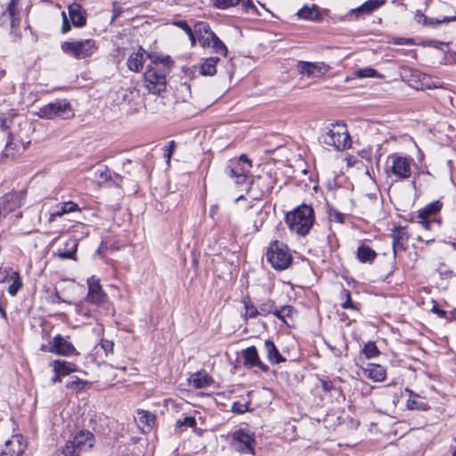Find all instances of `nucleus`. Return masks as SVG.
Returning <instances> with one entry per match:
<instances>
[{"mask_svg":"<svg viewBox=\"0 0 456 456\" xmlns=\"http://www.w3.org/2000/svg\"><path fill=\"white\" fill-rule=\"evenodd\" d=\"M24 200L25 193L22 191L5 193L0 198V217H5L20 208Z\"/></svg>","mask_w":456,"mask_h":456,"instance_id":"9b49d317","label":"nucleus"},{"mask_svg":"<svg viewBox=\"0 0 456 456\" xmlns=\"http://www.w3.org/2000/svg\"><path fill=\"white\" fill-rule=\"evenodd\" d=\"M166 68L160 67L159 63L154 62L147 66L143 76L150 93L159 94L166 89Z\"/></svg>","mask_w":456,"mask_h":456,"instance_id":"6e6552de","label":"nucleus"},{"mask_svg":"<svg viewBox=\"0 0 456 456\" xmlns=\"http://www.w3.org/2000/svg\"><path fill=\"white\" fill-rule=\"evenodd\" d=\"M9 281H12V284L9 285L7 292L10 296L14 297L23 286L20 273L18 272L12 273Z\"/></svg>","mask_w":456,"mask_h":456,"instance_id":"72a5a7b5","label":"nucleus"},{"mask_svg":"<svg viewBox=\"0 0 456 456\" xmlns=\"http://www.w3.org/2000/svg\"><path fill=\"white\" fill-rule=\"evenodd\" d=\"M218 57L207 58L200 68V73L203 76H213L216 73V63L218 62Z\"/></svg>","mask_w":456,"mask_h":456,"instance_id":"c756f323","label":"nucleus"},{"mask_svg":"<svg viewBox=\"0 0 456 456\" xmlns=\"http://www.w3.org/2000/svg\"><path fill=\"white\" fill-rule=\"evenodd\" d=\"M365 376L375 382L383 381L386 379V370L379 364L369 363L364 369Z\"/></svg>","mask_w":456,"mask_h":456,"instance_id":"393cba45","label":"nucleus"},{"mask_svg":"<svg viewBox=\"0 0 456 456\" xmlns=\"http://www.w3.org/2000/svg\"><path fill=\"white\" fill-rule=\"evenodd\" d=\"M24 147L20 142H14L13 139L8 138L3 155L5 157H13L16 153L23 150Z\"/></svg>","mask_w":456,"mask_h":456,"instance_id":"c9c22d12","label":"nucleus"},{"mask_svg":"<svg viewBox=\"0 0 456 456\" xmlns=\"http://www.w3.org/2000/svg\"><path fill=\"white\" fill-rule=\"evenodd\" d=\"M293 314L294 309L290 305H284L274 310V315L283 321L287 325H289L287 318H291Z\"/></svg>","mask_w":456,"mask_h":456,"instance_id":"58836bf2","label":"nucleus"},{"mask_svg":"<svg viewBox=\"0 0 456 456\" xmlns=\"http://www.w3.org/2000/svg\"><path fill=\"white\" fill-rule=\"evenodd\" d=\"M414 20L417 23L421 24L423 26L436 28V26L442 24L443 22H450L452 20H456V16L444 17L443 20H438L427 17L420 11H417L414 16Z\"/></svg>","mask_w":456,"mask_h":456,"instance_id":"b1692460","label":"nucleus"},{"mask_svg":"<svg viewBox=\"0 0 456 456\" xmlns=\"http://www.w3.org/2000/svg\"><path fill=\"white\" fill-rule=\"evenodd\" d=\"M61 15H62L61 32L63 34H66V33H68L70 30L71 26L69 24V20L66 13L64 12H62Z\"/></svg>","mask_w":456,"mask_h":456,"instance_id":"4d7b16f0","label":"nucleus"},{"mask_svg":"<svg viewBox=\"0 0 456 456\" xmlns=\"http://www.w3.org/2000/svg\"><path fill=\"white\" fill-rule=\"evenodd\" d=\"M86 385V381L82 380L77 377H72L71 380L66 384V387L75 392H80L85 388Z\"/></svg>","mask_w":456,"mask_h":456,"instance_id":"37998d69","label":"nucleus"},{"mask_svg":"<svg viewBox=\"0 0 456 456\" xmlns=\"http://www.w3.org/2000/svg\"><path fill=\"white\" fill-rule=\"evenodd\" d=\"M19 0H11V2L8 4L7 10L5 12L3 13V17H5L6 15L11 20V24L12 27L15 26L16 21V16L19 14L17 11V5H18Z\"/></svg>","mask_w":456,"mask_h":456,"instance_id":"ea45409f","label":"nucleus"},{"mask_svg":"<svg viewBox=\"0 0 456 456\" xmlns=\"http://www.w3.org/2000/svg\"><path fill=\"white\" fill-rule=\"evenodd\" d=\"M136 419L139 422L145 424L149 427L152 426L155 422V416L148 411L138 410Z\"/></svg>","mask_w":456,"mask_h":456,"instance_id":"a19ab883","label":"nucleus"},{"mask_svg":"<svg viewBox=\"0 0 456 456\" xmlns=\"http://www.w3.org/2000/svg\"><path fill=\"white\" fill-rule=\"evenodd\" d=\"M277 309L272 302H266L261 305L260 310H258V315L259 314H273L274 310Z\"/></svg>","mask_w":456,"mask_h":456,"instance_id":"de8ad7c7","label":"nucleus"},{"mask_svg":"<svg viewBox=\"0 0 456 456\" xmlns=\"http://www.w3.org/2000/svg\"><path fill=\"white\" fill-rule=\"evenodd\" d=\"M386 0H368L361 6L352 9L347 15H355L359 17L361 15H369L373 11L379 9L383 4H385Z\"/></svg>","mask_w":456,"mask_h":456,"instance_id":"a211bd4d","label":"nucleus"},{"mask_svg":"<svg viewBox=\"0 0 456 456\" xmlns=\"http://www.w3.org/2000/svg\"><path fill=\"white\" fill-rule=\"evenodd\" d=\"M297 16L305 20H314L319 17V12L314 5L311 8L305 6L297 12Z\"/></svg>","mask_w":456,"mask_h":456,"instance_id":"4c0bfd02","label":"nucleus"},{"mask_svg":"<svg viewBox=\"0 0 456 456\" xmlns=\"http://www.w3.org/2000/svg\"><path fill=\"white\" fill-rule=\"evenodd\" d=\"M230 445L238 452L254 455L255 433L247 428H239L232 433Z\"/></svg>","mask_w":456,"mask_h":456,"instance_id":"9d476101","label":"nucleus"},{"mask_svg":"<svg viewBox=\"0 0 456 456\" xmlns=\"http://www.w3.org/2000/svg\"><path fill=\"white\" fill-rule=\"evenodd\" d=\"M251 167V161L248 160L246 155H241L239 159L229 160L225 167V173L234 180L235 183H246V192L248 193L250 187L254 184V177L248 176Z\"/></svg>","mask_w":456,"mask_h":456,"instance_id":"f03ea898","label":"nucleus"},{"mask_svg":"<svg viewBox=\"0 0 456 456\" xmlns=\"http://www.w3.org/2000/svg\"><path fill=\"white\" fill-rule=\"evenodd\" d=\"M174 25L183 29L186 34H191V28L185 20H176Z\"/></svg>","mask_w":456,"mask_h":456,"instance_id":"6e6d98bb","label":"nucleus"},{"mask_svg":"<svg viewBox=\"0 0 456 456\" xmlns=\"http://www.w3.org/2000/svg\"><path fill=\"white\" fill-rule=\"evenodd\" d=\"M212 2L215 7L223 10L235 6L239 3H241L242 6L245 8L255 7L251 0H212Z\"/></svg>","mask_w":456,"mask_h":456,"instance_id":"c85d7f7f","label":"nucleus"},{"mask_svg":"<svg viewBox=\"0 0 456 456\" xmlns=\"http://www.w3.org/2000/svg\"><path fill=\"white\" fill-rule=\"evenodd\" d=\"M52 365L54 372L61 374L62 376H67L71 372L76 371V365L67 361L54 360L53 361Z\"/></svg>","mask_w":456,"mask_h":456,"instance_id":"cd10ccee","label":"nucleus"},{"mask_svg":"<svg viewBox=\"0 0 456 456\" xmlns=\"http://www.w3.org/2000/svg\"><path fill=\"white\" fill-rule=\"evenodd\" d=\"M193 30L202 46H206V45L209 43L208 39H210V35L213 36L215 34L211 30L208 23L205 21H198L195 23Z\"/></svg>","mask_w":456,"mask_h":456,"instance_id":"4be33fe9","label":"nucleus"},{"mask_svg":"<svg viewBox=\"0 0 456 456\" xmlns=\"http://www.w3.org/2000/svg\"><path fill=\"white\" fill-rule=\"evenodd\" d=\"M25 451V445L18 437L5 442L0 456H21Z\"/></svg>","mask_w":456,"mask_h":456,"instance_id":"aec40b11","label":"nucleus"},{"mask_svg":"<svg viewBox=\"0 0 456 456\" xmlns=\"http://www.w3.org/2000/svg\"><path fill=\"white\" fill-rule=\"evenodd\" d=\"M40 350L43 351V352H47V353H53L54 354V348H53V339L52 341L49 342V344L47 345H42L41 347H40Z\"/></svg>","mask_w":456,"mask_h":456,"instance_id":"052dcab7","label":"nucleus"},{"mask_svg":"<svg viewBox=\"0 0 456 456\" xmlns=\"http://www.w3.org/2000/svg\"><path fill=\"white\" fill-rule=\"evenodd\" d=\"M77 240L70 238L67 240L62 246L59 247L55 255L60 259H76V253L77 250Z\"/></svg>","mask_w":456,"mask_h":456,"instance_id":"dca6fc26","label":"nucleus"},{"mask_svg":"<svg viewBox=\"0 0 456 456\" xmlns=\"http://www.w3.org/2000/svg\"><path fill=\"white\" fill-rule=\"evenodd\" d=\"M411 159L392 154L388 156L386 165V172L388 177L395 181H403L411 177Z\"/></svg>","mask_w":456,"mask_h":456,"instance_id":"39448f33","label":"nucleus"},{"mask_svg":"<svg viewBox=\"0 0 456 456\" xmlns=\"http://www.w3.org/2000/svg\"><path fill=\"white\" fill-rule=\"evenodd\" d=\"M176 426L193 428L196 426V419L194 417L187 416L183 420H177Z\"/></svg>","mask_w":456,"mask_h":456,"instance_id":"3c124183","label":"nucleus"},{"mask_svg":"<svg viewBox=\"0 0 456 456\" xmlns=\"http://www.w3.org/2000/svg\"><path fill=\"white\" fill-rule=\"evenodd\" d=\"M53 339L55 354L68 357L78 354L72 343L61 335H57Z\"/></svg>","mask_w":456,"mask_h":456,"instance_id":"4468645a","label":"nucleus"},{"mask_svg":"<svg viewBox=\"0 0 456 456\" xmlns=\"http://www.w3.org/2000/svg\"><path fill=\"white\" fill-rule=\"evenodd\" d=\"M8 127L7 120L5 118H0V134L4 136L7 134Z\"/></svg>","mask_w":456,"mask_h":456,"instance_id":"bf43d9fd","label":"nucleus"},{"mask_svg":"<svg viewBox=\"0 0 456 456\" xmlns=\"http://www.w3.org/2000/svg\"><path fill=\"white\" fill-rule=\"evenodd\" d=\"M208 44L206 46H211L216 53L225 56L227 53V48L224 44L216 37V34L213 36L210 35V39H208Z\"/></svg>","mask_w":456,"mask_h":456,"instance_id":"e433bc0d","label":"nucleus"},{"mask_svg":"<svg viewBox=\"0 0 456 456\" xmlns=\"http://www.w3.org/2000/svg\"><path fill=\"white\" fill-rule=\"evenodd\" d=\"M102 349L105 351L106 354L108 353H112L113 352V342L110 341V340H106V339H103L102 340Z\"/></svg>","mask_w":456,"mask_h":456,"instance_id":"13d9d810","label":"nucleus"},{"mask_svg":"<svg viewBox=\"0 0 456 456\" xmlns=\"http://www.w3.org/2000/svg\"><path fill=\"white\" fill-rule=\"evenodd\" d=\"M145 55L149 56L146 51L142 47H140L136 53H133L129 56L126 63L127 68L131 71L139 72L142 69L146 60Z\"/></svg>","mask_w":456,"mask_h":456,"instance_id":"412c9836","label":"nucleus"},{"mask_svg":"<svg viewBox=\"0 0 456 456\" xmlns=\"http://www.w3.org/2000/svg\"><path fill=\"white\" fill-rule=\"evenodd\" d=\"M69 16L75 27L82 28L86 24V12L79 4L73 3L69 6Z\"/></svg>","mask_w":456,"mask_h":456,"instance_id":"f3484780","label":"nucleus"},{"mask_svg":"<svg viewBox=\"0 0 456 456\" xmlns=\"http://www.w3.org/2000/svg\"><path fill=\"white\" fill-rule=\"evenodd\" d=\"M37 115L45 119H69L74 117V110L69 100L56 99L39 108Z\"/></svg>","mask_w":456,"mask_h":456,"instance_id":"7ed1b4c3","label":"nucleus"},{"mask_svg":"<svg viewBox=\"0 0 456 456\" xmlns=\"http://www.w3.org/2000/svg\"><path fill=\"white\" fill-rule=\"evenodd\" d=\"M356 256L361 263L371 264L375 260L377 253L368 245L362 243L357 248Z\"/></svg>","mask_w":456,"mask_h":456,"instance_id":"bb28decb","label":"nucleus"},{"mask_svg":"<svg viewBox=\"0 0 456 456\" xmlns=\"http://www.w3.org/2000/svg\"><path fill=\"white\" fill-rule=\"evenodd\" d=\"M94 443V436L90 431L80 430L66 443L62 453L64 456H79L92 449Z\"/></svg>","mask_w":456,"mask_h":456,"instance_id":"20e7f679","label":"nucleus"},{"mask_svg":"<svg viewBox=\"0 0 456 456\" xmlns=\"http://www.w3.org/2000/svg\"><path fill=\"white\" fill-rule=\"evenodd\" d=\"M405 391L410 395V398L406 403V406L409 410L427 411L428 409V404L422 401H419L417 399L418 395L414 394L411 389L406 388Z\"/></svg>","mask_w":456,"mask_h":456,"instance_id":"7c9ffc66","label":"nucleus"},{"mask_svg":"<svg viewBox=\"0 0 456 456\" xmlns=\"http://www.w3.org/2000/svg\"><path fill=\"white\" fill-rule=\"evenodd\" d=\"M266 259L274 269L285 270L290 265L292 256L285 244L275 240L267 248Z\"/></svg>","mask_w":456,"mask_h":456,"instance_id":"423d86ee","label":"nucleus"},{"mask_svg":"<svg viewBox=\"0 0 456 456\" xmlns=\"http://www.w3.org/2000/svg\"><path fill=\"white\" fill-rule=\"evenodd\" d=\"M77 209V205L72 201L57 204L49 212V222H53L56 217L62 216L64 214L71 213Z\"/></svg>","mask_w":456,"mask_h":456,"instance_id":"6ab92c4d","label":"nucleus"},{"mask_svg":"<svg viewBox=\"0 0 456 456\" xmlns=\"http://www.w3.org/2000/svg\"><path fill=\"white\" fill-rule=\"evenodd\" d=\"M355 76L359 78H365V77H379V74H378V71L373 68H363V69H358L355 72Z\"/></svg>","mask_w":456,"mask_h":456,"instance_id":"49530a36","label":"nucleus"},{"mask_svg":"<svg viewBox=\"0 0 456 456\" xmlns=\"http://www.w3.org/2000/svg\"><path fill=\"white\" fill-rule=\"evenodd\" d=\"M189 381L190 384L195 388H203L211 383L212 379L206 373L197 372L191 377Z\"/></svg>","mask_w":456,"mask_h":456,"instance_id":"473e14b6","label":"nucleus"},{"mask_svg":"<svg viewBox=\"0 0 456 456\" xmlns=\"http://www.w3.org/2000/svg\"><path fill=\"white\" fill-rule=\"evenodd\" d=\"M175 143L174 141H170L167 145L164 147V156L167 159V163L169 165L171 157L175 151Z\"/></svg>","mask_w":456,"mask_h":456,"instance_id":"09e8293b","label":"nucleus"},{"mask_svg":"<svg viewBox=\"0 0 456 456\" xmlns=\"http://www.w3.org/2000/svg\"><path fill=\"white\" fill-rule=\"evenodd\" d=\"M297 70L300 74L305 75L308 77H318L328 71V66L323 62H309L300 61L297 65Z\"/></svg>","mask_w":456,"mask_h":456,"instance_id":"ddd939ff","label":"nucleus"},{"mask_svg":"<svg viewBox=\"0 0 456 456\" xmlns=\"http://www.w3.org/2000/svg\"><path fill=\"white\" fill-rule=\"evenodd\" d=\"M61 47L66 54L78 60L91 57L98 49L95 40L91 38L73 42H63Z\"/></svg>","mask_w":456,"mask_h":456,"instance_id":"1a4fd4ad","label":"nucleus"},{"mask_svg":"<svg viewBox=\"0 0 456 456\" xmlns=\"http://www.w3.org/2000/svg\"><path fill=\"white\" fill-rule=\"evenodd\" d=\"M12 273H15V271H12V268L0 267V283L9 281V280L11 279Z\"/></svg>","mask_w":456,"mask_h":456,"instance_id":"8fccbe9b","label":"nucleus"},{"mask_svg":"<svg viewBox=\"0 0 456 456\" xmlns=\"http://www.w3.org/2000/svg\"><path fill=\"white\" fill-rule=\"evenodd\" d=\"M244 307L246 309L245 318H255L256 316V307L253 305H248V302L244 301Z\"/></svg>","mask_w":456,"mask_h":456,"instance_id":"864d4df0","label":"nucleus"},{"mask_svg":"<svg viewBox=\"0 0 456 456\" xmlns=\"http://www.w3.org/2000/svg\"><path fill=\"white\" fill-rule=\"evenodd\" d=\"M442 204L439 201L432 202L418 212L417 219L422 226L428 230L432 221L429 218L441 209Z\"/></svg>","mask_w":456,"mask_h":456,"instance_id":"2eb2a0df","label":"nucleus"},{"mask_svg":"<svg viewBox=\"0 0 456 456\" xmlns=\"http://www.w3.org/2000/svg\"><path fill=\"white\" fill-rule=\"evenodd\" d=\"M110 178V171L107 167H102L94 171V179L99 183L107 182Z\"/></svg>","mask_w":456,"mask_h":456,"instance_id":"c03bdc74","label":"nucleus"},{"mask_svg":"<svg viewBox=\"0 0 456 456\" xmlns=\"http://www.w3.org/2000/svg\"><path fill=\"white\" fill-rule=\"evenodd\" d=\"M433 311L435 313H437L439 315L444 316L445 314V312L443 310L437 309L436 306H434Z\"/></svg>","mask_w":456,"mask_h":456,"instance_id":"338daca9","label":"nucleus"},{"mask_svg":"<svg viewBox=\"0 0 456 456\" xmlns=\"http://www.w3.org/2000/svg\"><path fill=\"white\" fill-rule=\"evenodd\" d=\"M341 297L346 298L345 302L341 304L342 308L351 309L354 311L359 310L357 305L352 302L350 292L347 289H343L341 291Z\"/></svg>","mask_w":456,"mask_h":456,"instance_id":"a18cd8bd","label":"nucleus"},{"mask_svg":"<svg viewBox=\"0 0 456 456\" xmlns=\"http://www.w3.org/2000/svg\"><path fill=\"white\" fill-rule=\"evenodd\" d=\"M392 43L397 45H413L414 39L406 37H395L392 39Z\"/></svg>","mask_w":456,"mask_h":456,"instance_id":"603ef678","label":"nucleus"},{"mask_svg":"<svg viewBox=\"0 0 456 456\" xmlns=\"http://www.w3.org/2000/svg\"><path fill=\"white\" fill-rule=\"evenodd\" d=\"M232 410L236 413H244L248 411V404L240 402H235L232 403Z\"/></svg>","mask_w":456,"mask_h":456,"instance_id":"5fc2aeb1","label":"nucleus"},{"mask_svg":"<svg viewBox=\"0 0 456 456\" xmlns=\"http://www.w3.org/2000/svg\"><path fill=\"white\" fill-rule=\"evenodd\" d=\"M286 223L291 232L298 235H306L314 222V209L307 205H302L286 215Z\"/></svg>","mask_w":456,"mask_h":456,"instance_id":"f257e3e1","label":"nucleus"},{"mask_svg":"<svg viewBox=\"0 0 456 456\" xmlns=\"http://www.w3.org/2000/svg\"><path fill=\"white\" fill-rule=\"evenodd\" d=\"M323 142L338 151L348 149L352 143L346 126L342 123L332 125L323 135Z\"/></svg>","mask_w":456,"mask_h":456,"instance_id":"0eeeda50","label":"nucleus"},{"mask_svg":"<svg viewBox=\"0 0 456 456\" xmlns=\"http://www.w3.org/2000/svg\"><path fill=\"white\" fill-rule=\"evenodd\" d=\"M393 237V250L396 255L397 249L405 250V243L408 240V234L403 227H395L392 232Z\"/></svg>","mask_w":456,"mask_h":456,"instance_id":"5701e85b","label":"nucleus"},{"mask_svg":"<svg viewBox=\"0 0 456 456\" xmlns=\"http://www.w3.org/2000/svg\"><path fill=\"white\" fill-rule=\"evenodd\" d=\"M187 35L191 40V45H194L196 43V37H197V35L194 33V30L191 29V34H187Z\"/></svg>","mask_w":456,"mask_h":456,"instance_id":"e2e57ef3","label":"nucleus"},{"mask_svg":"<svg viewBox=\"0 0 456 456\" xmlns=\"http://www.w3.org/2000/svg\"><path fill=\"white\" fill-rule=\"evenodd\" d=\"M411 72L412 77H416L418 79H419V77L421 76V74L419 71L411 70Z\"/></svg>","mask_w":456,"mask_h":456,"instance_id":"774afa93","label":"nucleus"},{"mask_svg":"<svg viewBox=\"0 0 456 456\" xmlns=\"http://www.w3.org/2000/svg\"><path fill=\"white\" fill-rule=\"evenodd\" d=\"M362 353L367 359H371L377 357L380 352L374 342L369 341L364 345Z\"/></svg>","mask_w":456,"mask_h":456,"instance_id":"79ce46f5","label":"nucleus"},{"mask_svg":"<svg viewBox=\"0 0 456 456\" xmlns=\"http://www.w3.org/2000/svg\"><path fill=\"white\" fill-rule=\"evenodd\" d=\"M61 376H62L61 374L56 373L55 377H53V379H52L53 383L61 382Z\"/></svg>","mask_w":456,"mask_h":456,"instance_id":"69168bd1","label":"nucleus"},{"mask_svg":"<svg viewBox=\"0 0 456 456\" xmlns=\"http://www.w3.org/2000/svg\"><path fill=\"white\" fill-rule=\"evenodd\" d=\"M322 387L326 392H330L333 389V383L330 380H322Z\"/></svg>","mask_w":456,"mask_h":456,"instance_id":"680f3d73","label":"nucleus"},{"mask_svg":"<svg viewBox=\"0 0 456 456\" xmlns=\"http://www.w3.org/2000/svg\"><path fill=\"white\" fill-rule=\"evenodd\" d=\"M258 179H260L261 182V191L263 194H269L272 192V190L273 189L275 185V178L273 177L271 171H266L265 173V175H258Z\"/></svg>","mask_w":456,"mask_h":456,"instance_id":"2f4dec72","label":"nucleus"},{"mask_svg":"<svg viewBox=\"0 0 456 456\" xmlns=\"http://www.w3.org/2000/svg\"><path fill=\"white\" fill-rule=\"evenodd\" d=\"M244 365L252 368L256 366V348L250 346L242 351Z\"/></svg>","mask_w":456,"mask_h":456,"instance_id":"f704fd0d","label":"nucleus"},{"mask_svg":"<svg viewBox=\"0 0 456 456\" xmlns=\"http://www.w3.org/2000/svg\"><path fill=\"white\" fill-rule=\"evenodd\" d=\"M265 351L268 361L272 364H279L282 362H285V358L280 354L273 341L266 340L265 342Z\"/></svg>","mask_w":456,"mask_h":456,"instance_id":"a878e982","label":"nucleus"},{"mask_svg":"<svg viewBox=\"0 0 456 456\" xmlns=\"http://www.w3.org/2000/svg\"><path fill=\"white\" fill-rule=\"evenodd\" d=\"M257 364H258V368L261 369L262 370L264 371H266L268 370V366L265 365V363H263L260 359L258 358V362H257Z\"/></svg>","mask_w":456,"mask_h":456,"instance_id":"0e129e2a","label":"nucleus"},{"mask_svg":"<svg viewBox=\"0 0 456 456\" xmlns=\"http://www.w3.org/2000/svg\"><path fill=\"white\" fill-rule=\"evenodd\" d=\"M88 292L85 301L94 305H100L107 299V294L102 289L99 280L92 276L87 279Z\"/></svg>","mask_w":456,"mask_h":456,"instance_id":"f8f14e48","label":"nucleus"}]
</instances>
